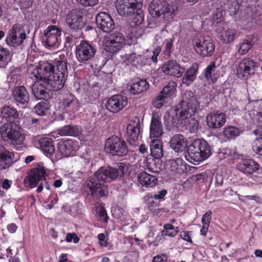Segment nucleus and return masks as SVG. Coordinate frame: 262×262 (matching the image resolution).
Returning a JSON list of instances; mask_svg holds the SVG:
<instances>
[{
	"mask_svg": "<svg viewBox=\"0 0 262 262\" xmlns=\"http://www.w3.org/2000/svg\"><path fill=\"white\" fill-rule=\"evenodd\" d=\"M82 13L80 10L73 9L66 16V24L69 27L68 31L69 33L75 37H77L78 34H74L75 33L80 32L84 26L82 21Z\"/></svg>",
	"mask_w": 262,
	"mask_h": 262,
	"instance_id": "10",
	"label": "nucleus"
},
{
	"mask_svg": "<svg viewBox=\"0 0 262 262\" xmlns=\"http://www.w3.org/2000/svg\"><path fill=\"white\" fill-rule=\"evenodd\" d=\"M255 67V62L250 58H244L239 63L238 67L236 70L237 76L241 79H245L249 76Z\"/></svg>",
	"mask_w": 262,
	"mask_h": 262,
	"instance_id": "20",
	"label": "nucleus"
},
{
	"mask_svg": "<svg viewBox=\"0 0 262 262\" xmlns=\"http://www.w3.org/2000/svg\"><path fill=\"white\" fill-rule=\"evenodd\" d=\"M12 95L17 106L24 108L28 105L30 95L25 86H15L12 90Z\"/></svg>",
	"mask_w": 262,
	"mask_h": 262,
	"instance_id": "16",
	"label": "nucleus"
},
{
	"mask_svg": "<svg viewBox=\"0 0 262 262\" xmlns=\"http://www.w3.org/2000/svg\"><path fill=\"white\" fill-rule=\"evenodd\" d=\"M127 171V167L124 163H120L118 168L110 166L102 167L95 173L93 177L86 182V186L89 189L92 197L100 198L105 195L106 186L105 182H110L121 176Z\"/></svg>",
	"mask_w": 262,
	"mask_h": 262,
	"instance_id": "2",
	"label": "nucleus"
},
{
	"mask_svg": "<svg viewBox=\"0 0 262 262\" xmlns=\"http://www.w3.org/2000/svg\"><path fill=\"white\" fill-rule=\"evenodd\" d=\"M212 212L208 211L202 216V223L203 225H209L211 220Z\"/></svg>",
	"mask_w": 262,
	"mask_h": 262,
	"instance_id": "56",
	"label": "nucleus"
},
{
	"mask_svg": "<svg viewBox=\"0 0 262 262\" xmlns=\"http://www.w3.org/2000/svg\"><path fill=\"white\" fill-rule=\"evenodd\" d=\"M177 83L174 81H170L161 91L162 94L168 100L173 96L176 92Z\"/></svg>",
	"mask_w": 262,
	"mask_h": 262,
	"instance_id": "43",
	"label": "nucleus"
},
{
	"mask_svg": "<svg viewBox=\"0 0 262 262\" xmlns=\"http://www.w3.org/2000/svg\"><path fill=\"white\" fill-rule=\"evenodd\" d=\"M207 125L211 129L223 127L226 122V115L223 113L212 112L206 116Z\"/></svg>",
	"mask_w": 262,
	"mask_h": 262,
	"instance_id": "21",
	"label": "nucleus"
},
{
	"mask_svg": "<svg viewBox=\"0 0 262 262\" xmlns=\"http://www.w3.org/2000/svg\"><path fill=\"white\" fill-rule=\"evenodd\" d=\"M137 13L134 16L132 22L135 24V26H139L142 24L144 18L142 15L141 8L139 10H136Z\"/></svg>",
	"mask_w": 262,
	"mask_h": 262,
	"instance_id": "52",
	"label": "nucleus"
},
{
	"mask_svg": "<svg viewBox=\"0 0 262 262\" xmlns=\"http://www.w3.org/2000/svg\"><path fill=\"white\" fill-rule=\"evenodd\" d=\"M105 150L113 156L120 157L125 156L128 152V148L125 142L116 136H113L106 140Z\"/></svg>",
	"mask_w": 262,
	"mask_h": 262,
	"instance_id": "8",
	"label": "nucleus"
},
{
	"mask_svg": "<svg viewBox=\"0 0 262 262\" xmlns=\"http://www.w3.org/2000/svg\"><path fill=\"white\" fill-rule=\"evenodd\" d=\"M48 110L49 104L45 101L38 102L34 107L35 113L39 116H44Z\"/></svg>",
	"mask_w": 262,
	"mask_h": 262,
	"instance_id": "44",
	"label": "nucleus"
},
{
	"mask_svg": "<svg viewBox=\"0 0 262 262\" xmlns=\"http://www.w3.org/2000/svg\"><path fill=\"white\" fill-rule=\"evenodd\" d=\"M130 92L137 95L146 91L149 88V84L144 79H139L135 81L129 86Z\"/></svg>",
	"mask_w": 262,
	"mask_h": 262,
	"instance_id": "37",
	"label": "nucleus"
},
{
	"mask_svg": "<svg viewBox=\"0 0 262 262\" xmlns=\"http://www.w3.org/2000/svg\"><path fill=\"white\" fill-rule=\"evenodd\" d=\"M11 58L9 50L0 46V68H5L11 61Z\"/></svg>",
	"mask_w": 262,
	"mask_h": 262,
	"instance_id": "40",
	"label": "nucleus"
},
{
	"mask_svg": "<svg viewBox=\"0 0 262 262\" xmlns=\"http://www.w3.org/2000/svg\"><path fill=\"white\" fill-rule=\"evenodd\" d=\"M127 104V99L122 95H116L112 96L106 103L107 110L113 113L119 112Z\"/></svg>",
	"mask_w": 262,
	"mask_h": 262,
	"instance_id": "22",
	"label": "nucleus"
},
{
	"mask_svg": "<svg viewBox=\"0 0 262 262\" xmlns=\"http://www.w3.org/2000/svg\"><path fill=\"white\" fill-rule=\"evenodd\" d=\"M148 11L151 15L161 18L164 21L169 20L174 16L173 9L165 0H152Z\"/></svg>",
	"mask_w": 262,
	"mask_h": 262,
	"instance_id": "7",
	"label": "nucleus"
},
{
	"mask_svg": "<svg viewBox=\"0 0 262 262\" xmlns=\"http://www.w3.org/2000/svg\"><path fill=\"white\" fill-rule=\"evenodd\" d=\"M10 76L11 79L14 82H16L18 80L20 79L22 76L23 72L21 67H11L10 68Z\"/></svg>",
	"mask_w": 262,
	"mask_h": 262,
	"instance_id": "45",
	"label": "nucleus"
},
{
	"mask_svg": "<svg viewBox=\"0 0 262 262\" xmlns=\"http://www.w3.org/2000/svg\"><path fill=\"white\" fill-rule=\"evenodd\" d=\"M161 51L160 47H157L155 48L152 51V55H151L149 60H151L153 62L156 63L158 62L157 57L159 55Z\"/></svg>",
	"mask_w": 262,
	"mask_h": 262,
	"instance_id": "57",
	"label": "nucleus"
},
{
	"mask_svg": "<svg viewBox=\"0 0 262 262\" xmlns=\"http://www.w3.org/2000/svg\"><path fill=\"white\" fill-rule=\"evenodd\" d=\"M199 65L193 63L185 72L183 78L182 83L187 86H190L196 79Z\"/></svg>",
	"mask_w": 262,
	"mask_h": 262,
	"instance_id": "27",
	"label": "nucleus"
},
{
	"mask_svg": "<svg viewBox=\"0 0 262 262\" xmlns=\"http://www.w3.org/2000/svg\"><path fill=\"white\" fill-rule=\"evenodd\" d=\"M28 77L26 83L31 86L32 92L38 99H45L46 91H57L65 84L68 75L66 60H51L43 62L39 68L31 64L28 68Z\"/></svg>",
	"mask_w": 262,
	"mask_h": 262,
	"instance_id": "1",
	"label": "nucleus"
},
{
	"mask_svg": "<svg viewBox=\"0 0 262 262\" xmlns=\"http://www.w3.org/2000/svg\"><path fill=\"white\" fill-rule=\"evenodd\" d=\"M195 50L203 57L211 56L215 50V45L209 36H205L196 42Z\"/></svg>",
	"mask_w": 262,
	"mask_h": 262,
	"instance_id": "14",
	"label": "nucleus"
},
{
	"mask_svg": "<svg viewBox=\"0 0 262 262\" xmlns=\"http://www.w3.org/2000/svg\"><path fill=\"white\" fill-rule=\"evenodd\" d=\"M179 232V228H176V230H173L172 231H163L162 234L165 236H168L170 237L175 236Z\"/></svg>",
	"mask_w": 262,
	"mask_h": 262,
	"instance_id": "59",
	"label": "nucleus"
},
{
	"mask_svg": "<svg viewBox=\"0 0 262 262\" xmlns=\"http://www.w3.org/2000/svg\"><path fill=\"white\" fill-rule=\"evenodd\" d=\"M252 149L256 154L262 155V138L256 139L253 145Z\"/></svg>",
	"mask_w": 262,
	"mask_h": 262,
	"instance_id": "53",
	"label": "nucleus"
},
{
	"mask_svg": "<svg viewBox=\"0 0 262 262\" xmlns=\"http://www.w3.org/2000/svg\"><path fill=\"white\" fill-rule=\"evenodd\" d=\"M255 43L254 37L253 35L247 36L241 41L237 47V52L241 55H244L252 48Z\"/></svg>",
	"mask_w": 262,
	"mask_h": 262,
	"instance_id": "34",
	"label": "nucleus"
},
{
	"mask_svg": "<svg viewBox=\"0 0 262 262\" xmlns=\"http://www.w3.org/2000/svg\"><path fill=\"white\" fill-rule=\"evenodd\" d=\"M41 119L30 116L26 119V125L28 129L35 132L41 127Z\"/></svg>",
	"mask_w": 262,
	"mask_h": 262,
	"instance_id": "42",
	"label": "nucleus"
},
{
	"mask_svg": "<svg viewBox=\"0 0 262 262\" xmlns=\"http://www.w3.org/2000/svg\"><path fill=\"white\" fill-rule=\"evenodd\" d=\"M149 61V59L143 55H137L136 53H132L125 55L124 62L127 64H131L134 67H142Z\"/></svg>",
	"mask_w": 262,
	"mask_h": 262,
	"instance_id": "25",
	"label": "nucleus"
},
{
	"mask_svg": "<svg viewBox=\"0 0 262 262\" xmlns=\"http://www.w3.org/2000/svg\"><path fill=\"white\" fill-rule=\"evenodd\" d=\"M13 155L0 144V170L9 168L12 163Z\"/></svg>",
	"mask_w": 262,
	"mask_h": 262,
	"instance_id": "28",
	"label": "nucleus"
},
{
	"mask_svg": "<svg viewBox=\"0 0 262 262\" xmlns=\"http://www.w3.org/2000/svg\"><path fill=\"white\" fill-rule=\"evenodd\" d=\"M48 169L46 168L42 162L38 163L36 166L32 168L28 176L24 181V185L26 187L33 188L37 186L40 181L45 179Z\"/></svg>",
	"mask_w": 262,
	"mask_h": 262,
	"instance_id": "9",
	"label": "nucleus"
},
{
	"mask_svg": "<svg viewBox=\"0 0 262 262\" xmlns=\"http://www.w3.org/2000/svg\"><path fill=\"white\" fill-rule=\"evenodd\" d=\"M12 181L9 180L8 179L4 180L2 185L3 188L6 190L8 189L10 187L12 184Z\"/></svg>",
	"mask_w": 262,
	"mask_h": 262,
	"instance_id": "64",
	"label": "nucleus"
},
{
	"mask_svg": "<svg viewBox=\"0 0 262 262\" xmlns=\"http://www.w3.org/2000/svg\"><path fill=\"white\" fill-rule=\"evenodd\" d=\"M61 30L56 26H49L43 32L42 41L49 48L58 47L60 40Z\"/></svg>",
	"mask_w": 262,
	"mask_h": 262,
	"instance_id": "13",
	"label": "nucleus"
},
{
	"mask_svg": "<svg viewBox=\"0 0 262 262\" xmlns=\"http://www.w3.org/2000/svg\"><path fill=\"white\" fill-rule=\"evenodd\" d=\"M167 193V191L165 189H163L159 192L158 194H155L152 196L155 200H160L165 196Z\"/></svg>",
	"mask_w": 262,
	"mask_h": 262,
	"instance_id": "63",
	"label": "nucleus"
},
{
	"mask_svg": "<svg viewBox=\"0 0 262 262\" xmlns=\"http://www.w3.org/2000/svg\"><path fill=\"white\" fill-rule=\"evenodd\" d=\"M170 146L176 152H182L187 147V140L182 135H176L171 138Z\"/></svg>",
	"mask_w": 262,
	"mask_h": 262,
	"instance_id": "29",
	"label": "nucleus"
},
{
	"mask_svg": "<svg viewBox=\"0 0 262 262\" xmlns=\"http://www.w3.org/2000/svg\"><path fill=\"white\" fill-rule=\"evenodd\" d=\"M226 6V10L231 16L235 15L239 9V5L237 0L228 1Z\"/></svg>",
	"mask_w": 262,
	"mask_h": 262,
	"instance_id": "46",
	"label": "nucleus"
},
{
	"mask_svg": "<svg viewBox=\"0 0 262 262\" xmlns=\"http://www.w3.org/2000/svg\"><path fill=\"white\" fill-rule=\"evenodd\" d=\"M0 134L4 141L13 145L21 144L25 139L19 125L14 122L4 123L1 126Z\"/></svg>",
	"mask_w": 262,
	"mask_h": 262,
	"instance_id": "5",
	"label": "nucleus"
},
{
	"mask_svg": "<svg viewBox=\"0 0 262 262\" xmlns=\"http://www.w3.org/2000/svg\"><path fill=\"white\" fill-rule=\"evenodd\" d=\"M150 138H159L163 133L161 116L158 113L152 115L150 125Z\"/></svg>",
	"mask_w": 262,
	"mask_h": 262,
	"instance_id": "24",
	"label": "nucleus"
},
{
	"mask_svg": "<svg viewBox=\"0 0 262 262\" xmlns=\"http://www.w3.org/2000/svg\"><path fill=\"white\" fill-rule=\"evenodd\" d=\"M237 168L242 172L246 174H252L258 169V165L254 161L246 160L241 162L237 165Z\"/></svg>",
	"mask_w": 262,
	"mask_h": 262,
	"instance_id": "35",
	"label": "nucleus"
},
{
	"mask_svg": "<svg viewBox=\"0 0 262 262\" xmlns=\"http://www.w3.org/2000/svg\"><path fill=\"white\" fill-rule=\"evenodd\" d=\"M162 71L166 74L181 77L184 72V69L175 60H170L165 62L162 67Z\"/></svg>",
	"mask_w": 262,
	"mask_h": 262,
	"instance_id": "23",
	"label": "nucleus"
},
{
	"mask_svg": "<svg viewBox=\"0 0 262 262\" xmlns=\"http://www.w3.org/2000/svg\"><path fill=\"white\" fill-rule=\"evenodd\" d=\"M96 51L94 46L86 41L82 40L76 47V57L79 62L88 63L94 58Z\"/></svg>",
	"mask_w": 262,
	"mask_h": 262,
	"instance_id": "11",
	"label": "nucleus"
},
{
	"mask_svg": "<svg viewBox=\"0 0 262 262\" xmlns=\"http://www.w3.org/2000/svg\"><path fill=\"white\" fill-rule=\"evenodd\" d=\"M168 99L160 92L158 96L153 100L152 104L157 108H161Z\"/></svg>",
	"mask_w": 262,
	"mask_h": 262,
	"instance_id": "48",
	"label": "nucleus"
},
{
	"mask_svg": "<svg viewBox=\"0 0 262 262\" xmlns=\"http://www.w3.org/2000/svg\"><path fill=\"white\" fill-rule=\"evenodd\" d=\"M38 144L42 151L47 155H52L55 152V147L51 139L45 137L38 140Z\"/></svg>",
	"mask_w": 262,
	"mask_h": 262,
	"instance_id": "36",
	"label": "nucleus"
},
{
	"mask_svg": "<svg viewBox=\"0 0 262 262\" xmlns=\"http://www.w3.org/2000/svg\"><path fill=\"white\" fill-rule=\"evenodd\" d=\"M241 133V130L233 126L224 127L223 131V135L228 139H235Z\"/></svg>",
	"mask_w": 262,
	"mask_h": 262,
	"instance_id": "41",
	"label": "nucleus"
},
{
	"mask_svg": "<svg viewBox=\"0 0 262 262\" xmlns=\"http://www.w3.org/2000/svg\"><path fill=\"white\" fill-rule=\"evenodd\" d=\"M211 155L210 147L208 143L203 139H196L188 146L185 158L191 163L200 162L207 159Z\"/></svg>",
	"mask_w": 262,
	"mask_h": 262,
	"instance_id": "4",
	"label": "nucleus"
},
{
	"mask_svg": "<svg viewBox=\"0 0 262 262\" xmlns=\"http://www.w3.org/2000/svg\"><path fill=\"white\" fill-rule=\"evenodd\" d=\"M21 7L27 8L32 6V0H19Z\"/></svg>",
	"mask_w": 262,
	"mask_h": 262,
	"instance_id": "61",
	"label": "nucleus"
},
{
	"mask_svg": "<svg viewBox=\"0 0 262 262\" xmlns=\"http://www.w3.org/2000/svg\"><path fill=\"white\" fill-rule=\"evenodd\" d=\"M96 23L98 27L104 32H110L115 27L112 17L105 12H99L96 15Z\"/></svg>",
	"mask_w": 262,
	"mask_h": 262,
	"instance_id": "19",
	"label": "nucleus"
},
{
	"mask_svg": "<svg viewBox=\"0 0 262 262\" xmlns=\"http://www.w3.org/2000/svg\"><path fill=\"white\" fill-rule=\"evenodd\" d=\"M30 32L28 25L19 24L13 25L7 36L6 39L7 44L14 48L23 46Z\"/></svg>",
	"mask_w": 262,
	"mask_h": 262,
	"instance_id": "6",
	"label": "nucleus"
},
{
	"mask_svg": "<svg viewBox=\"0 0 262 262\" xmlns=\"http://www.w3.org/2000/svg\"><path fill=\"white\" fill-rule=\"evenodd\" d=\"M122 183L125 185V187L129 188L133 185V180L129 177L123 178L122 180Z\"/></svg>",
	"mask_w": 262,
	"mask_h": 262,
	"instance_id": "62",
	"label": "nucleus"
},
{
	"mask_svg": "<svg viewBox=\"0 0 262 262\" xmlns=\"http://www.w3.org/2000/svg\"><path fill=\"white\" fill-rule=\"evenodd\" d=\"M61 103L64 112L69 114L70 116H71L72 118L81 107L79 100L70 93L64 96Z\"/></svg>",
	"mask_w": 262,
	"mask_h": 262,
	"instance_id": "15",
	"label": "nucleus"
},
{
	"mask_svg": "<svg viewBox=\"0 0 262 262\" xmlns=\"http://www.w3.org/2000/svg\"><path fill=\"white\" fill-rule=\"evenodd\" d=\"M219 34V38L224 43H228L234 40L236 31L228 24H224Z\"/></svg>",
	"mask_w": 262,
	"mask_h": 262,
	"instance_id": "26",
	"label": "nucleus"
},
{
	"mask_svg": "<svg viewBox=\"0 0 262 262\" xmlns=\"http://www.w3.org/2000/svg\"><path fill=\"white\" fill-rule=\"evenodd\" d=\"M150 149L151 155L155 158L160 159L163 157L162 143L158 138L151 141Z\"/></svg>",
	"mask_w": 262,
	"mask_h": 262,
	"instance_id": "38",
	"label": "nucleus"
},
{
	"mask_svg": "<svg viewBox=\"0 0 262 262\" xmlns=\"http://www.w3.org/2000/svg\"><path fill=\"white\" fill-rule=\"evenodd\" d=\"M105 38L112 40L114 41H117L121 44H124V37L123 35L119 32H115L110 34L108 36L105 37Z\"/></svg>",
	"mask_w": 262,
	"mask_h": 262,
	"instance_id": "49",
	"label": "nucleus"
},
{
	"mask_svg": "<svg viewBox=\"0 0 262 262\" xmlns=\"http://www.w3.org/2000/svg\"><path fill=\"white\" fill-rule=\"evenodd\" d=\"M123 44L119 43L117 41H114L106 38H104L103 41V46L105 51L110 53H115L118 52L123 47Z\"/></svg>",
	"mask_w": 262,
	"mask_h": 262,
	"instance_id": "39",
	"label": "nucleus"
},
{
	"mask_svg": "<svg viewBox=\"0 0 262 262\" xmlns=\"http://www.w3.org/2000/svg\"><path fill=\"white\" fill-rule=\"evenodd\" d=\"M142 0H117L116 8L120 15H128L142 7Z\"/></svg>",
	"mask_w": 262,
	"mask_h": 262,
	"instance_id": "12",
	"label": "nucleus"
},
{
	"mask_svg": "<svg viewBox=\"0 0 262 262\" xmlns=\"http://www.w3.org/2000/svg\"><path fill=\"white\" fill-rule=\"evenodd\" d=\"M173 39L172 38H168L165 40L163 43L164 44V50L163 53L165 55L169 56L172 52V48L173 47Z\"/></svg>",
	"mask_w": 262,
	"mask_h": 262,
	"instance_id": "51",
	"label": "nucleus"
},
{
	"mask_svg": "<svg viewBox=\"0 0 262 262\" xmlns=\"http://www.w3.org/2000/svg\"><path fill=\"white\" fill-rule=\"evenodd\" d=\"M58 150L63 157L74 156L78 150L77 142L72 139L60 141L57 144Z\"/></svg>",
	"mask_w": 262,
	"mask_h": 262,
	"instance_id": "17",
	"label": "nucleus"
},
{
	"mask_svg": "<svg viewBox=\"0 0 262 262\" xmlns=\"http://www.w3.org/2000/svg\"><path fill=\"white\" fill-rule=\"evenodd\" d=\"M180 119L186 129L194 133L197 130L199 123L192 117L200 110V102L196 95L191 91H185L182 94V100L179 104Z\"/></svg>",
	"mask_w": 262,
	"mask_h": 262,
	"instance_id": "3",
	"label": "nucleus"
},
{
	"mask_svg": "<svg viewBox=\"0 0 262 262\" xmlns=\"http://www.w3.org/2000/svg\"><path fill=\"white\" fill-rule=\"evenodd\" d=\"M185 162L182 158H176L170 162L172 170L176 171L178 169H182V167L185 166Z\"/></svg>",
	"mask_w": 262,
	"mask_h": 262,
	"instance_id": "50",
	"label": "nucleus"
},
{
	"mask_svg": "<svg viewBox=\"0 0 262 262\" xmlns=\"http://www.w3.org/2000/svg\"><path fill=\"white\" fill-rule=\"evenodd\" d=\"M1 115L4 117L6 121L13 122L19 118V113L16 108L5 105L1 108Z\"/></svg>",
	"mask_w": 262,
	"mask_h": 262,
	"instance_id": "32",
	"label": "nucleus"
},
{
	"mask_svg": "<svg viewBox=\"0 0 262 262\" xmlns=\"http://www.w3.org/2000/svg\"><path fill=\"white\" fill-rule=\"evenodd\" d=\"M81 128L75 125H67L58 129V134L61 136L77 137L81 133Z\"/></svg>",
	"mask_w": 262,
	"mask_h": 262,
	"instance_id": "33",
	"label": "nucleus"
},
{
	"mask_svg": "<svg viewBox=\"0 0 262 262\" xmlns=\"http://www.w3.org/2000/svg\"><path fill=\"white\" fill-rule=\"evenodd\" d=\"M138 180L142 186L146 187H153L158 183V179L155 176L145 172H142L138 174Z\"/></svg>",
	"mask_w": 262,
	"mask_h": 262,
	"instance_id": "31",
	"label": "nucleus"
},
{
	"mask_svg": "<svg viewBox=\"0 0 262 262\" xmlns=\"http://www.w3.org/2000/svg\"><path fill=\"white\" fill-rule=\"evenodd\" d=\"M180 236L182 239H183L188 242H189L191 243H192L191 238L190 237V235L189 234V232L188 231H183L181 232V233L180 234Z\"/></svg>",
	"mask_w": 262,
	"mask_h": 262,
	"instance_id": "58",
	"label": "nucleus"
},
{
	"mask_svg": "<svg viewBox=\"0 0 262 262\" xmlns=\"http://www.w3.org/2000/svg\"><path fill=\"white\" fill-rule=\"evenodd\" d=\"M167 256L165 255H158L155 256L152 259V262H166Z\"/></svg>",
	"mask_w": 262,
	"mask_h": 262,
	"instance_id": "60",
	"label": "nucleus"
},
{
	"mask_svg": "<svg viewBox=\"0 0 262 262\" xmlns=\"http://www.w3.org/2000/svg\"><path fill=\"white\" fill-rule=\"evenodd\" d=\"M140 121L138 118L131 120L127 127L128 141L130 145L136 146L140 135Z\"/></svg>",
	"mask_w": 262,
	"mask_h": 262,
	"instance_id": "18",
	"label": "nucleus"
},
{
	"mask_svg": "<svg viewBox=\"0 0 262 262\" xmlns=\"http://www.w3.org/2000/svg\"><path fill=\"white\" fill-rule=\"evenodd\" d=\"M203 74L208 83H215L219 77V71L215 62H211L204 70Z\"/></svg>",
	"mask_w": 262,
	"mask_h": 262,
	"instance_id": "30",
	"label": "nucleus"
},
{
	"mask_svg": "<svg viewBox=\"0 0 262 262\" xmlns=\"http://www.w3.org/2000/svg\"><path fill=\"white\" fill-rule=\"evenodd\" d=\"M97 215L98 217V220L103 221L104 223H107L108 219V216L107 214L106 210L101 205H98L96 209Z\"/></svg>",
	"mask_w": 262,
	"mask_h": 262,
	"instance_id": "47",
	"label": "nucleus"
},
{
	"mask_svg": "<svg viewBox=\"0 0 262 262\" xmlns=\"http://www.w3.org/2000/svg\"><path fill=\"white\" fill-rule=\"evenodd\" d=\"M40 183L37 188V192L40 193L42 191L43 188L49 190L50 189V185L48 182L45 179H42L40 181Z\"/></svg>",
	"mask_w": 262,
	"mask_h": 262,
	"instance_id": "54",
	"label": "nucleus"
},
{
	"mask_svg": "<svg viewBox=\"0 0 262 262\" xmlns=\"http://www.w3.org/2000/svg\"><path fill=\"white\" fill-rule=\"evenodd\" d=\"M76 1L84 7L94 6L98 2V0H76Z\"/></svg>",
	"mask_w": 262,
	"mask_h": 262,
	"instance_id": "55",
	"label": "nucleus"
}]
</instances>
